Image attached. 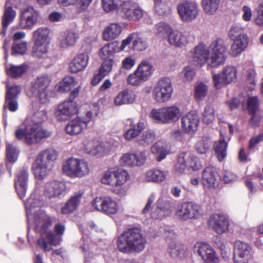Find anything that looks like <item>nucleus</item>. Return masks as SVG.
Instances as JSON below:
<instances>
[{"label":"nucleus","mask_w":263,"mask_h":263,"mask_svg":"<svg viewBox=\"0 0 263 263\" xmlns=\"http://www.w3.org/2000/svg\"><path fill=\"white\" fill-rule=\"evenodd\" d=\"M46 119V112L44 110L39 111L32 117L26 118L22 126L15 131L16 138L31 145L50 137L51 133L44 129L41 124Z\"/></svg>","instance_id":"f257e3e1"},{"label":"nucleus","mask_w":263,"mask_h":263,"mask_svg":"<svg viewBox=\"0 0 263 263\" xmlns=\"http://www.w3.org/2000/svg\"><path fill=\"white\" fill-rule=\"evenodd\" d=\"M227 46L221 40L213 42L208 49L203 44L196 46L192 52L193 60L200 65L207 63L211 67L223 64L226 59Z\"/></svg>","instance_id":"f03ea898"},{"label":"nucleus","mask_w":263,"mask_h":263,"mask_svg":"<svg viewBox=\"0 0 263 263\" xmlns=\"http://www.w3.org/2000/svg\"><path fill=\"white\" fill-rule=\"evenodd\" d=\"M33 219V229L41 235L37 241L39 246L45 251H50V246H57L59 244L54 239V235L49 229L52 222L51 218L48 217L44 211L38 210L34 212Z\"/></svg>","instance_id":"7ed1b4c3"},{"label":"nucleus","mask_w":263,"mask_h":263,"mask_svg":"<svg viewBox=\"0 0 263 263\" xmlns=\"http://www.w3.org/2000/svg\"><path fill=\"white\" fill-rule=\"evenodd\" d=\"M146 239L138 228L124 230L118 237L117 247L119 251L124 253H139L145 248Z\"/></svg>","instance_id":"20e7f679"},{"label":"nucleus","mask_w":263,"mask_h":263,"mask_svg":"<svg viewBox=\"0 0 263 263\" xmlns=\"http://www.w3.org/2000/svg\"><path fill=\"white\" fill-rule=\"evenodd\" d=\"M57 157V152L51 148H47L39 154L32 165L35 177L38 179H42L46 176L49 170L51 163L55 161Z\"/></svg>","instance_id":"39448f33"},{"label":"nucleus","mask_w":263,"mask_h":263,"mask_svg":"<svg viewBox=\"0 0 263 263\" xmlns=\"http://www.w3.org/2000/svg\"><path fill=\"white\" fill-rule=\"evenodd\" d=\"M129 178L128 172L122 169H109L102 175L101 182L102 184L114 187L113 191L117 194L123 193L122 185Z\"/></svg>","instance_id":"423d86ee"},{"label":"nucleus","mask_w":263,"mask_h":263,"mask_svg":"<svg viewBox=\"0 0 263 263\" xmlns=\"http://www.w3.org/2000/svg\"><path fill=\"white\" fill-rule=\"evenodd\" d=\"M62 171L71 178H81L88 175L90 168L88 162L84 159L71 157L63 162Z\"/></svg>","instance_id":"0eeeda50"},{"label":"nucleus","mask_w":263,"mask_h":263,"mask_svg":"<svg viewBox=\"0 0 263 263\" xmlns=\"http://www.w3.org/2000/svg\"><path fill=\"white\" fill-rule=\"evenodd\" d=\"M181 116L180 108L176 105L153 109L149 117L157 123L169 124L177 122Z\"/></svg>","instance_id":"6e6552de"},{"label":"nucleus","mask_w":263,"mask_h":263,"mask_svg":"<svg viewBox=\"0 0 263 263\" xmlns=\"http://www.w3.org/2000/svg\"><path fill=\"white\" fill-rule=\"evenodd\" d=\"M80 88L79 86L76 87L70 93L68 100H65L57 106L54 115L58 120H66L78 112V108L73 100L78 96Z\"/></svg>","instance_id":"1a4fd4ad"},{"label":"nucleus","mask_w":263,"mask_h":263,"mask_svg":"<svg viewBox=\"0 0 263 263\" xmlns=\"http://www.w3.org/2000/svg\"><path fill=\"white\" fill-rule=\"evenodd\" d=\"M83 145L90 155L101 157L115 151L117 145L110 142H100L94 139L86 138Z\"/></svg>","instance_id":"9d476101"},{"label":"nucleus","mask_w":263,"mask_h":263,"mask_svg":"<svg viewBox=\"0 0 263 263\" xmlns=\"http://www.w3.org/2000/svg\"><path fill=\"white\" fill-rule=\"evenodd\" d=\"M177 10L180 20L185 23L195 20L199 14L198 4L192 1H184L179 3Z\"/></svg>","instance_id":"9b49d317"},{"label":"nucleus","mask_w":263,"mask_h":263,"mask_svg":"<svg viewBox=\"0 0 263 263\" xmlns=\"http://www.w3.org/2000/svg\"><path fill=\"white\" fill-rule=\"evenodd\" d=\"M173 92L171 80L168 78H164L157 82L153 91V97L157 102H166L171 98Z\"/></svg>","instance_id":"f8f14e48"},{"label":"nucleus","mask_w":263,"mask_h":263,"mask_svg":"<svg viewBox=\"0 0 263 263\" xmlns=\"http://www.w3.org/2000/svg\"><path fill=\"white\" fill-rule=\"evenodd\" d=\"M237 68L233 65L224 66L220 73L214 74L212 76L213 84L217 89L235 82L237 78Z\"/></svg>","instance_id":"ddd939ff"},{"label":"nucleus","mask_w":263,"mask_h":263,"mask_svg":"<svg viewBox=\"0 0 263 263\" xmlns=\"http://www.w3.org/2000/svg\"><path fill=\"white\" fill-rule=\"evenodd\" d=\"M119 15L125 20L138 22L146 15V12L137 3L132 0H126L121 8Z\"/></svg>","instance_id":"4468645a"},{"label":"nucleus","mask_w":263,"mask_h":263,"mask_svg":"<svg viewBox=\"0 0 263 263\" xmlns=\"http://www.w3.org/2000/svg\"><path fill=\"white\" fill-rule=\"evenodd\" d=\"M50 83L51 79L48 76L42 75L37 77L32 83L31 92L42 103H46L48 101L47 91Z\"/></svg>","instance_id":"2eb2a0df"},{"label":"nucleus","mask_w":263,"mask_h":263,"mask_svg":"<svg viewBox=\"0 0 263 263\" xmlns=\"http://www.w3.org/2000/svg\"><path fill=\"white\" fill-rule=\"evenodd\" d=\"M92 206L97 211L107 215L115 214L119 210L117 202L108 196L96 197L92 202Z\"/></svg>","instance_id":"dca6fc26"},{"label":"nucleus","mask_w":263,"mask_h":263,"mask_svg":"<svg viewBox=\"0 0 263 263\" xmlns=\"http://www.w3.org/2000/svg\"><path fill=\"white\" fill-rule=\"evenodd\" d=\"M194 252L206 263H218V258L211 246L206 243L198 242L193 248Z\"/></svg>","instance_id":"f3484780"},{"label":"nucleus","mask_w":263,"mask_h":263,"mask_svg":"<svg viewBox=\"0 0 263 263\" xmlns=\"http://www.w3.org/2000/svg\"><path fill=\"white\" fill-rule=\"evenodd\" d=\"M199 206L192 202H184L178 207L176 216L181 220L196 219L200 215Z\"/></svg>","instance_id":"a211bd4d"},{"label":"nucleus","mask_w":263,"mask_h":263,"mask_svg":"<svg viewBox=\"0 0 263 263\" xmlns=\"http://www.w3.org/2000/svg\"><path fill=\"white\" fill-rule=\"evenodd\" d=\"M39 18V13L32 7L24 9L21 13L18 25L23 29L31 30L36 25Z\"/></svg>","instance_id":"6ab92c4d"},{"label":"nucleus","mask_w":263,"mask_h":263,"mask_svg":"<svg viewBox=\"0 0 263 263\" xmlns=\"http://www.w3.org/2000/svg\"><path fill=\"white\" fill-rule=\"evenodd\" d=\"M167 41L170 45L177 48L185 47L192 40L189 32H183L178 30H173L168 33Z\"/></svg>","instance_id":"aec40b11"},{"label":"nucleus","mask_w":263,"mask_h":263,"mask_svg":"<svg viewBox=\"0 0 263 263\" xmlns=\"http://www.w3.org/2000/svg\"><path fill=\"white\" fill-rule=\"evenodd\" d=\"M250 247L245 242L237 241L235 243L233 259L235 263H248L250 258Z\"/></svg>","instance_id":"412c9836"},{"label":"nucleus","mask_w":263,"mask_h":263,"mask_svg":"<svg viewBox=\"0 0 263 263\" xmlns=\"http://www.w3.org/2000/svg\"><path fill=\"white\" fill-rule=\"evenodd\" d=\"M66 190L65 183L60 181L53 180L47 182L44 189V195L48 199L59 197Z\"/></svg>","instance_id":"4be33fe9"},{"label":"nucleus","mask_w":263,"mask_h":263,"mask_svg":"<svg viewBox=\"0 0 263 263\" xmlns=\"http://www.w3.org/2000/svg\"><path fill=\"white\" fill-rule=\"evenodd\" d=\"M209 223L217 233L221 234L229 230V221L227 216L215 214L212 215L209 220Z\"/></svg>","instance_id":"5701e85b"},{"label":"nucleus","mask_w":263,"mask_h":263,"mask_svg":"<svg viewBox=\"0 0 263 263\" xmlns=\"http://www.w3.org/2000/svg\"><path fill=\"white\" fill-rule=\"evenodd\" d=\"M199 118L195 112H190L181 119V125L182 130L188 134L194 133L198 128Z\"/></svg>","instance_id":"b1692460"},{"label":"nucleus","mask_w":263,"mask_h":263,"mask_svg":"<svg viewBox=\"0 0 263 263\" xmlns=\"http://www.w3.org/2000/svg\"><path fill=\"white\" fill-rule=\"evenodd\" d=\"M216 174V168L213 166H206L204 169L202 174V182L205 189L213 190L218 186L219 182Z\"/></svg>","instance_id":"393cba45"},{"label":"nucleus","mask_w":263,"mask_h":263,"mask_svg":"<svg viewBox=\"0 0 263 263\" xmlns=\"http://www.w3.org/2000/svg\"><path fill=\"white\" fill-rule=\"evenodd\" d=\"M17 180L15 182V187L17 194L21 199L25 197L27 189L28 178V171L23 168L17 174Z\"/></svg>","instance_id":"a878e982"},{"label":"nucleus","mask_w":263,"mask_h":263,"mask_svg":"<svg viewBox=\"0 0 263 263\" xmlns=\"http://www.w3.org/2000/svg\"><path fill=\"white\" fill-rule=\"evenodd\" d=\"M83 195V193L79 191L73 194L61 209L63 214H69L74 212L79 205Z\"/></svg>","instance_id":"bb28decb"},{"label":"nucleus","mask_w":263,"mask_h":263,"mask_svg":"<svg viewBox=\"0 0 263 263\" xmlns=\"http://www.w3.org/2000/svg\"><path fill=\"white\" fill-rule=\"evenodd\" d=\"M114 61L112 59L104 60L98 70V72L95 74L91 80L93 85H97L112 69Z\"/></svg>","instance_id":"cd10ccee"},{"label":"nucleus","mask_w":263,"mask_h":263,"mask_svg":"<svg viewBox=\"0 0 263 263\" xmlns=\"http://www.w3.org/2000/svg\"><path fill=\"white\" fill-rule=\"evenodd\" d=\"M88 55L84 53L78 54L69 63V68L71 72L77 73L83 70L88 62Z\"/></svg>","instance_id":"c85d7f7f"},{"label":"nucleus","mask_w":263,"mask_h":263,"mask_svg":"<svg viewBox=\"0 0 263 263\" xmlns=\"http://www.w3.org/2000/svg\"><path fill=\"white\" fill-rule=\"evenodd\" d=\"M88 123L89 121L82 120L81 119L77 118L67 124L65 127L66 133L70 135H78L87 127Z\"/></svg>","instance_id":"c756f323"},{"label":"nucleus","mask_w":263,"mask_h":263,"mask_svg":"<svg viewBox=\"0 0 263 263\" xmlns=\"http://www.w3.org/2000/svg\"><path fill=\"white\" fill-rule=\"evenodd\" d=\"M233 41L231 45L229 54L236 57L243 52L248 44V38L247 36H240V38L232 40Z\"/></svg>","instance_id":"7c9ffc66"},{"label":"nucleus","mask_w":263,"mask_h":263,"mask_svg":"<svg viewBox=\"0 0 263 263\" xmlns=\"http://www.w3.org/2000/svg\"><path fill=\"white\" fill-rule=\"evenodd\" d=\"M167 172L159 169H152L144 175V180L147 182L161 183L166 179Z\"/></svg>","instance_id":"2f4dec72"},{"label":"nucleus","mask_w":263,"mask_h":263,"mask_svg":"<svg viewBox=\"0 0 263 263\" xmlns=\"http://www.w3.org/2000/svg\"><path fill=\"white\" fill-rule=\"evenodd\" d=\"M136 95L132 90L125 89L120 92L114 99L116 105L132 104L135 101Z\"/></svg>","instance_id":"473e14b6"},{"label":"nucleus","mask_w":263,"mask_h":263,"mask_svg":"<svg viewBox=\"0 0 263 263\" xmlns=\"http://www.w3.org/2000/svg\"><path fill=\"white\" fill-rule=\"evenodd\" d=\"M126 0H101L103 10L107 12L116 11L119 15L120 10Z\"/></svg>","instance_id":"72a5a7b5"},{"label":"nucleus","mask_w":263,"mask_h":263,"mask_svg":"<svg viewBox=\"0 0 263 263\" xmlns=\"http://www.w3.org/2000/svg\"><path fill=\"white\" fill-rule=\"evenodd\" d=\"M78 39L79 34L77 32L72 31L65 32L60 39V46L63 48L73 46Z\"/></svg>","instance_id":"f704fd0d"},{"label":"nucleus","mask_w":263,"mask_h":263,"mask_svg":"<svg viewBox=\"0 0 263 263\" xmlns=\"http://www.w3.org/2000/svg\"><path fill=\"white\" fill-rule=\"evenodd\" d=\"M92 0H58V4L62 6H68L78 3L77 10L79 13L86 11Z\"/></svg>","instance_id":"c9c22d12"},{"label":"nucleus","mask_w":263,"mask_h":263,"mask_svg":"<svg viewBox=\"0 0 263 263\" xmlns=\"http://www.w3.org/2000/svg\"><path fill=\"white\" fill-rule=\"evenodd\" d=\"M136 71L145 82L151 77L154 68L149 62L143 61L138 65Z\"/></svg>","instance_id":"e433bc0d"},{"label":"nucleus","mask_w":263,"mask_h":263,"mask_svg":"<svg viewBox=\"0 0 263 263\" xmlns=\"http://www.w3.org/2000/svg\"><path fill=\"white\" fill-rule=\"evenodd\" d=\"M185 247L175 241L170 243L167 252L171 257L174 259H179L184 256Z\"/></svg>","instance_id":"4c0bfd02"},{"label":"nucleus","mask_w":263,"mask_h":263,"mask_svg":"<svg viewBox=\"0 0 263 263\" xmlns=\"http://www.w3.org/2000/svg\"><path fill=\"white\" fill-rule=\"evenodd\" d=\"M122 31L120 25L113 23L107 27L103 32V39L106 41L113 40L117 37Z\"/></svg>","instance_id":"58836bf2"},{"label":"nucleus","mask_w":263,"mask_h":263,"mask_svg":"<svg viewBox=\"0 0 263 263\" xmlns=\"http://www.w3.org/2000/svg\"><path fill=\"white\" fill-rule=\"evenodd\" d=\"M220 0H202V7L208 15L214 14L219 8Z\"/></svg>","instance_id":"ea45409f"},{"label":"nucleus","mask_w":263,"mask_h":263,"mask_svg":"<svg viewBox=\"0 0 263 263\" xmlns=\"http://www.w3.org/2000/svg\"><path fill=\"white\" fill-rule=\"evenodd\" d=\"M49 30L47 28L40 27L33 32V38L34 43L49 44L48 35Z\"/></svg>","instance_id":"a19ab883"},{"label":"nucleus","mask_w":263,"mask_h":263,"mask_svg":"<svg viewBox=\"0 0 263 263\" xmlns=\"http://www.w3.org/2000/svg\"><path fill=\"white\" fill-rule=\"evenodd\" d=\"M221 139L216 142L214 144V149L218 160L222 161L227 156V143L224 141V137L220 134Z\"/></svg>","instance_id":"79ce46f5"},{"label":"nucleus","mask_w":263,"mask_h":263,"mask_svg":"<svg viewBox=\"0 0 263 263\" xmlns=\"http://www.w3.org/2000/svg\"><path fill=\"white\" fill-rule=\"evenodd\" d=\"M118 43L112 42L111 44L105 45L101 49L99 54L103 59L106 60L110 58L115 52H118L117 46Z\"/></svg>","instance_id":"37998d69"},{"label":"nucleus","mask_w":263,"mask_h":263,"mask_svg":"<svg viewBox=\"0 0 263 263\" xmlns=\"http://www.w3.org/2000/svg\"><path fill=\"white\" fill-rule=\"evenodd\" d=\"M144 127V122H139L136 126L125 132L124 135V138L127 140H132L139 135Z\"/></svg>","instance_id":"c03bdc74"},{"label":"nucleus","mask_w":263,"mask_h":263,"mask_svg":"<svg viewBox=\"0 0 263 263\" xmlns=\"http://www.w3.org/2000/svg\"><path fill=\"white\" fill-rule=\"evenodd\" d=\"M7 3L6 4V8L2 20V25L4 30L6 29L9 24L13 21L16 15L15 11L13 10L12 7H7Z\"/></svg>","instance_id":"a18cd8bd"},{"label":"nucleus","mask_w":263,"mask_h":263,"mask_svg":"<svg viewBox=\"0 0 263 263\" xmlns=\"http://www.w3.org/2000/svg\"><path fill=\"white\" fill-rule=\"evenodd\" d=\"M48 43H34L32 48V55L37 58L46 57L48 51Z\"/></svg>","instance_id":"49530a36"},{"label":"nucleus","mask_w":263,"mask_h":263,"mask_svg":"<svg viewBox=\"0 0 263 263\" xmlns=\"http://www.w3.org/2000/svg\"><path fill=\"white\" fill-rule=\"evenodd\" d=\"M19 151L15 145L12 143H6V156L7 160L10 162H14L16 161Z\"/></svg>","instance_id":"de8ad7c7"},{"label":"nucleus","mask_w":263,"mask_h":263,"mask_svg":"<svg viewBox=\"0 0 263 263\" xmlns=\"http://www.w3.org/2000/svg\"><path fill=\"white\" fill-rule=\"evenodd\" d=\"M77 85L74 78L71 76L65 77L59 83V91L62 92L69 91Z\"/></svg>","instance_id":"09e8293b"},{"label":"nucleus","mask_w":263,"mask_h":263,"mask_svg":"<svg viewBox=\"0 0 263 263\" xmlns=\"http://www.w3.org/2000/svg\"><path fill=\"white\" fill-rule=\"evenodd\" d=\"M187 154L182 153L179 154L177 161L175 166V171L181 174L184 173L185 170L187 168Z\"/></svg>","instance_id":"8fccbe9b"},{"label":"nucleus","mask_w":263,"mask_h":263,"mask_svg":"<svg viewBox=\"0 0 263 263\" xmlns=\"http://www.w3.org/2000/svg\"><path fill=\"white\" fill-rule=\"evenodd\" d=\"M208 86L205 83L200 82L195 87L194 98L197 101H201L206 97Z\"/></svg>","instance_id":"3c124183"},{"label":"nucleus","mask_w":263,"mask_h":263,"mask_svg":"<svg viewBox=\"0 0 263 263\" xmlns=\"http://www.w3.org/2000/svg\"><path fill=\"white\" fill-rule=\"evenodd\" d=\"M26 65H21L19 66L11 65L9 68L6 66V70L8 75L13 78L21 77L26 71Z\"/></svg>","instance_id":"603ef678"},{"label":"nucleus","mask_w":263,"mask_h":263,"mask_svg":"<svg viewBox=\"0 0 263 263\" xmlns=\"http://www.w3.org/2000/svg\"><path fill=\"white\" fill-rule=\"evenodd\" d=\"M211 141L207 137H204L198 140L196 145L195 148L196 152L199 154H205L209 151Z\"/></svg>","instance_id":"864d4df0"},{"label":"nucleus","mask_w":263,"mask_h":263,"mask_svg":"<svg viewBox=\"0 0 263 263\" xmlns=\"http://www.w3.org/2000/svg\"><path fill=\"white\" fill-rule=\"evenodd\" d=\"M155 10L159 15H166L171 13V9L162 0H155Z\"/></svg>","instance_id":"5fc2aeb1"},{"label":"nucleus","mask_w":263,"mask_h":263,"mask_svg":"<svg viewBox=\"0 0 263 263\" xmlns=\"http://www.w3.org/2000/svg\"><path fill=\"white\" fill-rule=\"evenodd\" d=\"M151 152L156 155L157 161H160L166 156V151L164 147L159 143H156L151 147Z\"/></svg>","instance_id":"6e6d98bb"},{"label":"nucleus","mask_w":263,"mask_h":263,"mask_svg":"<svg viewBox=\"0 0 263 263\" xmlns=\"http://www.w3.org/2000/svg\"><path fill=\"white\" fill-rule=\"evenodd\" d=\"M215 118V110L211 105H207L203 112V121L204 123L209 124L213 122Z\"/></svg>","instance_id":"4d7b16f0"},{"label":"nucleus","mask_w":263,"mask_h":263,"mask_svg":"<svg viewBox=\"0 0 263 263\" xmlns=\"http://www.w3.org/2000/svg\"><path fill=\"white\" fill-rule=\"evenodd\" d=\"M41 204L42 203L39 199H33L32 197H30L26 201V202L25 203V207L27 210L28 221L29 225L30 224V221L29 212H30L31 214V212L33 209L35 208L40 207Z\"/></svg>","instance_id":"13d9d810"},{"label":"nucleus","mask_w":263,"mask_h":263,"mask_svg":"<svg viewBox=\"0 0 263 263\" xmlns=\"http://www.w3.org/2000/svg\"><path fill=\"white\" fill-rule=\"evenodd\" d=\"M187 159L188 170L191 169L194 171H196L201 168V163L197 157L187 155Z\"/></svg>","instance_id":"bf43d9fd"},{"label":"nucleus","mask_w":263,"mask_h":263,"mask_svg":"<svg viewBox=\"0 0 263 263\" xmlns=\"http://www.w3.org/2000/svg\"><path fill=\"white\" fill-rule=\"evenodd\" d=\"M127 82L128 84L133 86H139L145 82V81L135 70L134 73L128 76Z\"/></svg>","instance_id":"052dcab7"},{"label":"nucleus","mask_w":263,"mask_h":263,"mask_svg":"<svg viewBox=\"0 0 263 263\" xmlns=\"http://www.w3.org/2000/svg\"><path fill=\"white\" fill-rule=\"evenodd\" d=\"M148 47L147 41L142 37H137L133 41V48L137 51H143Z\"/></svg>","instance_id":"680f3d73"},{"label":"nucleus","mask_w":263,"mask_h":263,"mask_svg":"<svg viewBox=\"0 0 263 263\" xmlns=\"http://www.w3.org/2000/svg\"><path fill=\"white\" fill-rule=\"evenodd\" d=\"M195 75V72L193 68L186 66L183 68L180 73V76L184 81H191Z\"/></svg>","instance_id":"e2e57ef3"},{"label":"nucleus","mask_w":263,"mask_h":263,"mask_svg":"<svg viewBox=\"0 0 263 263\" xmlns=\"http://www.w3.org/2000/svg\"><path fill=\"white\" fill-rule=\"evenodd\" d=\"M27 50V45L25 42L21 41H16L14 42L12 46V54H20L24 53Z\"/></svg>","instance_id":"0e129e2a"},{"label":"nucleus","mask_w":263,"mask_h":263,"mask_svg":"<svg viewBox=\"0 0 263 263\" xmlns=\"http://www.w3.org/2000/svg\"><path fill=\"white\" fill-rule=\"evenodd\" d=\"M120 162L123 166L135 167L133 153H126L123 155L120 159Z\"/></svg>","instance_id":"69168bd1"},{"label":"nucleus","mask_w":263,"mask_h":263,"mask_svg":"<svg viewBox=\"0 0 263 263\" xmlns=\"http://www.w3.org/2000/svg\"><path fill=\"white\" fill-rule=\"evenodd\" d=\"M156 33L158 35H163L164 34L169 33L172 30L171 26L165 22H161L155 26Z\"/></svg>","instance_id":"338daca9"},{"label":"nucleus","mask_w":263,"mask_h":263,"mask_svg":"<svg viewBox=\"0 0 263 263\" xmlns=\"http://www.w3.org/2000/svg\"><path fill=\"white\" fill-rule=\"evenodd\" d=\"M133 154L134 157L135 166H140L145 163L146 160V156L144 151L137 152Z\"/></svg>","instance_id":"774afa93"}]
</instances>
